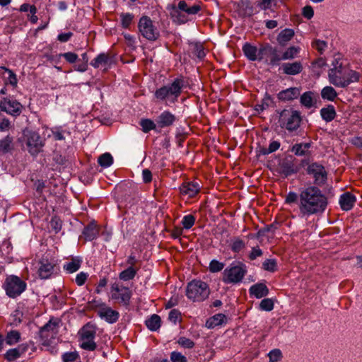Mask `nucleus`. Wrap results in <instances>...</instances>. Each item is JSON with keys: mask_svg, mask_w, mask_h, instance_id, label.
I'll use <instances>...</instances> for the list:
<instances>
[{"mask_svg": "<svg viewBox=\"0 0 362 362\" xmlns=\"http://www.w3.org/2000/svg\"><path fill=\"white\" fill-rule=\"evenodd\" d=\"M210 294L208 284L201 280H193L188 283L186 288L187 297L193 302H200L206 299Z\"/></svg>", "mask_w": 362, "mask_h": 362, "instance_id": "4", "label": "nucleus"}, {"mask_svg": "<svg viewBox=\"0 0 362 362\" xmlns=\"http://www.w3.org/2000/svg\"><path fill=\"white\" fill-rule=\"evenodd\" d=\"M225 264L216 259L210 262L209 269L211 272L215 273L221 271L224 268Z\"/></svg>", "mask_w": 362, "mask_h": 362, "instance_id": "47", "label": "nucleus"}, {"mask_svg": "<svg viewBox=\"0 0 362 362\" xmlns=\"http://www.w3.org/2000/svg\"><path fill=\"white\" fill-rule=\"evenodd\" d=\"M78 333L81 348L86 351H94L97 347L95 342L96 327L88 323L84 325Z\"/></svg>", "mask_w": 362, "mask_h": 362, "instance_id": "8", "label": "nucleus"}, {"mask_svg": "<svg viewBox=\"0 0 362 362\" xmlns=\"http://www.w3.org/2000/svg\"><path fill=\"white\" fill-rule=\"evenodd\" d=\"M13 138L9 136L0 140V156L10 151L12 148Z\"/></svg>", "mask_w": 362, "mask_h": 362, "instance_id": "37", "label": "nucleus"}, {"mask_svg": "<svg viewBox=\"0 0 362 362\" xmlns=\"http://www.w3.org/2000/svg\"><path fill=\"white\" fill-rule=\"evenodd\" d=\"M277 0H260L258 6L262 10L271 9L273 6H276Z\"/></svg>", "mask_w": 362, "mask_h": 362, "instance_id": "54", "label": "nucleus"}, {"mask_svg": "<svg viewBox=\"0 0 362 362\" xmlns=\"http://www.w3.org/2000/svg\"><path fill=\"white\" fill-rule=\"evenodd\" d=\"M98 314L102 319L109 323L115 322L119 317V314L117 311L112 310L110 307L105 304L98 310Z\"/></svg>", "mask_w": 362, "mask_h": 362, "instance_id": "18", "label": "nucleus"}, {"mask_svg": "<svg viewBox=\"0 0 362 362\" xmlns=\"http://www.w3.org/2000/svg\"><path fill=\"white\" fill-rule=\"evenodd\" d=\"M22 141L25 144L28 151L33 156L40 153L45 145V141L39 133L28 129L23 131Z\"/></svg>", "mask_w": 362, "mask_h": 362, "instance_id": "5", "label": "nucleus"}, {"mask_svg": "<svg viewBox=\"0 0 362 362\" xmlns=\"http://www.w3.org/2000/svg\"><path fill=\"white\" fill-rule=\"evenodd\" d=\"M59 322L58 320L51 319L41 328L40 333L44 344H49L51 340L56 337L59 329Z\"/></svg>", "mask_w": 362, "mask_h": 362, "instance_id": "14", "label": "nucleus"}, {"mask_svg": "<svg viewBox=\"0 0 362 362\" xmlns=\"http://www.w3.org/2000/svg\"><path fill=\"white\" fill-rule=\"evenodd\" d=\"M59 268L53 259L42 258L39 262L37 274L40 279H47L57 274Z\"/></svg>", "mask_w": 362, "mask_h": 362, "instance_id": "12", "label": "nucleus"}, {"mask_svg": "<svg viewBox=\"0 0 362 362\" xmlns=\"http://www.w3.org/2000/svg\"><path fill=\"white\" fill-rule=\"evenodd\" d=\"M0 109L8 114L18 115L21 112L22 105L16 100L6 98L0 103Z\"/></svg>", "mask_w": 362, "mask_h": 362, "instance_id": "15", "label": "nucleus"}, {"mask_svg": "<svg viewBox=\"0 0 362 362\" xmlns=\"http://www.w3.org/2000/svg\"><path fill=\"white\" fill-rule=\"evenodd\" d=\"M170 359L172 362H187V358L180 352L173 351L171 353Z\"/></svg>", "mask_w": 362, "mask_h": 362, "instance_id": "57", "label": "nucleus"}, {"mask_svg": "<svg viewBox=\"0 0 362 362\" xmlns=\"http://www.w3.org/2000/svg\"><path fill=\"white\" fill-rule=\"evenodd\" d=\"M307 174L313 180L316 187L323 186L327 180V172L325 167L318 163H312L306 168Z\"/></svg>", "mask_w": 362, "mask_h": 362, "instance_id": "10", "label": "nucleus"}, {"mask_svg": "<svg viewBox=\"0 0 362 362\" xmlns=\"http://www.w3.org/2000/svg\"><path fill=\"white\" fill-rule=\"evenodd\" d=\"M194 52L199 59H203L205 57V52L202 45H195Z\"/></svg>", "mask_w": 362, "mask_h": 362, "instance_id": "64", "label": "nucleus"}, {"mask_svg": "<svg viewBox=\"0 0 362 362\" xmlns=\"http://www.w3.org/2000/svg\"><path fill=\"white\" fill-rule=\"evenodd\" d=\"M88 275L87 273L81 272L78 273L76 276V283L78 286H83L87 280Z\"/></svg>", "mask_w": 362, "mask_h": 362, "instance_id": "59", "label": "nucleus"}, {"mask_svg": "<svg viewBox=\"0 0 362 362\" xmlns=\"http://www.w3.org/2000/svg\"><path fill=\"white\" fill-rule=\"evenodd\" d=\"M281 69L283 72L288 75H297L303 70V65L300 62H294L293 63H284Z\"/></svg>", "mask_w": 362, "mask_h": 362, "instance_id": "21", "label": "nucleus"}, {"mask_svg": "<svg viewBox=\"0 0 362 362\" xmlns=\"http://www.w3.org/2000/svg\"><path fill=\"white\" fill-rule=\"evenodd\" d=\"M78 358L76 351L66 352L62 355V361L64 362H73Z\"/></svg>", "mask_w": 362, "mask_h": 362, "instance_id": "55", "label": "nucleus"}, {"mask_svg": "<svg viewBox=\"0 0 362 362\" xmlns=\"http://www.w3.org/2000/svg\"><path fill=\"white\" fill-rule=\"evenodd\" d=\"M250 293L257 298H261L268 295L269 289L264 284H256L250 287Z\"/></svg>", "mask_w": 362, "mask_h": 362, "instance_id": "25", "label": "nucleus"}, {"mask_svg": "<svg viewBox=\"0 0 362 362\" xmlns=\"http://www.w3.org/2000/svg\"><path fill=\"white\" fill-rule=\"evenodd\" d=\"M98 232L97 225L90 223L84 228L83 234L86 240L91 241L98 236Z\"/></svg>", "mask_w": 362, "mask_h": 362, "instance_id": "29", "label": "nucleus"}, {"mask_svg": "<svg viewBox=\"0 0 362 362\" xmlns=\"http://www.w3.org/2000/svg\"><path fill=\"white\" fill-rule=\"evenodd\" d=\"M3 69H4L5 72L7 74L6 81L13 87L16 86L18 83V79L16 77V75L10 69H6L5 67H2Z\"/></svg>", "mask_w": 362, "mask_h": 362, "instance_id": "46", "label": "nucleus"}, {"mask_svg": "<svg viewBox=\"0 0 362 362\" xmlns=\"http://www.w3.org/2000/svg\"><path fill=\"white\" fill-rule=\"evenodd\" d=\"M259 308L264 311H271L274 308V302L271 298H264L259 303Z\"/></svg>", "mask_w": 362, "mask_h": 362, "instance_id": "48", "label": "nucleus"}, {"mask_svg": "<svg viewBox=\"0 0 362 362\" xmlns=\"http://www.w3.org/2000/svg\"><path fill=\"white\" fill-rule=\"evenodd\" d=\"M200 185L195 181H186L180 187V193L187 197H194L200 191Z\"/></svg>", "mask_w": 362, "mask_h": 362, "instance_id": "17", "label": "nucleus"}, {"mask_svg": "<svg viewBox=\"0 0 362 362\" xmlns=\"http://www.w3.org/2000/svg\"><path fill=\"white\" fill-rule=\"evenodd\" d=\"M239 13L243 16H251L255 13L253 6L247 0L241 1L239 4Z\"/></svg>", "mask_w": 362, "mask_h": 362, "instance_id": "30", "label": "nucleus"}, {"mask_svg": "<svg viewBox=\"0 0 362 362\" xmlns=\"http://www.w3.org/2000/svg\"><path fill=\"white\" fill-rule=\"evenodd\" d=\"M356 202V197L352 194L346 192L343 194L339 199V204L344 211L350 210Z\"/></svg>", "mask_w": 362, "mask_h": 362, "instance_id": "24", "label": "nucleus"}, {"mask_svg": "<svg viewBox=\"0 0 362 362\" xmlns=\"http://www.w3.org/2000/svg\"><path fill=\"white\" fill-rule=\"evenodd\" d=\"M268 357L269 362H279L283 357L282 352L279 349H274L268 353Z\"/></svg>", "mask_w": 362, "mask_h": 362, "instance_id": "45", "label": "nucleus"}, {"mask_svg": "<svg viewBox=\"0 0 362 362\" xmlns=\"http://www.w3.org/2000/svg\"><path fill=\"white\" fill-rule=\"evenodd\" d=\"M300 93V90L298 88H289L281 90L278 93V98L282 101H289L297 98Z\"/></svg>", "mask_w": 362, "mask_h": 362, "instance_id": "22", "label": "nucleus"}, {"mask_svg": "<svg viewBox=\"0 0 362 362\" xmlns=\"http://www.w3.org/2000/svg\"><path fill=\"white\" fill-rule=\"evenodd\" d=\"M52 134H49L48 136H53L56 141H62L64 139V132L58 127H55L50 129Z\"/></svg>", "mask_w": 362, "mask_h": 362, "instance_id": "51", "label": "nucleus"}, {"mask_svg": "<svg viewBox=\"0 0 362 362\" xmlns=\"http://www.w3.org/2000/svg\"><path fill=\"white\" fill-rule=\"evenodd\" d=\"M173 12L171 15L173 17H177L179 11H184L188 15L197 14L200 10L201 7L199 4H194L189 6L185 1H180L177 6H172Z\"/></svg>", "mask_w": 362, "mask_h": 362, "instance_id": "16", "label": "nucleus"}, {"mask_svg": "<svg viewBox=\"0 0 362 362\" xmlns=\"http://www.w3.org/2000/svg\"><path fill=\"white\" fill-rule=\"evenodd\" d=\"M160 317L158 315H153L145 322L146 327L151 331H156L160 327Z\"/></svg>", "mask_w": 362, "mask_h": 362, "instance_id": "33", "label": "nucleus"}, {"mask_svg": "<svg viewBox=\"0 0 362 362\" xmlns=\"http://www.w3.org/2000/svg\"><path fill=\"white\" fill-rule=\"evenodd\" d=\"M20 337V333L18 331H11L6 335V343L8 345H13L19 341Z\"/></svg>", "mask_w": 362, "mask_h": 362, "instance_id": "43", "label": "nucleus"}, {"mask_svg": "<svg viewBox=\"0 0 362 362\" xmlns=\"http://www.w3.org/2000/svg\"><path fill=\"white\" fill-rule=\"evenodd\" d=\"M243 51L245 55L251 61L261 60L262 49L258 50L255 46L246 43L243 47Z\"/></svg>", "mask_w": 362, "mask_h": 362, "instance_id": "20", "label": "nucleus"}, {"mask_svg": "<svg viewBox=\"0 0 362 362\" xmlns=\"http://www.w3.org/2000/svg\"><path fill=\"white\" fill-rule=\"evenodd\" d=\"M313 46L320 53H322L325 51V49H326L327 45V42H325V41L317 40L314 42Z\"/></svg>", "mask_w": 362, "mask_h": 362, "instance_id": "62", "label": "nucleus"}, {"mask_svg": "<svg viewBox=\"0 0 362 362\" xmlns=\"http://www.w3.org/2000/svg\"><path fill=\"white\" fill-rule=\"evenodd\" d=\"M19 11L21 12H27L29 11L30 13H36L37 8L34 5H30L28 4H23L19 8Z\"/></svg>", "mask_w": 362, "mask_h": 362, "instance_id": "61", "label": "nucleus"}, {"mask_svg": "<svg viewBox=\"0 0 362 362\" xmlns=\"http://www.w3.org/2000/svg\"><path fill=\"white\" fill-rule=\"evenodd\" d=\"M310 147V144L309 143L297 144L292 147V152H293L296 156H304L307 153Z\"/></svg>", "mask_w": 362, "mask_h": 362, "instance_id": "39", "label": "nucleus"}, {"mask_svg": "<svg viewBox=\"0 0 362 362\" xmlns=\"http://www.w3.org/2000/svg\"><path fill=\"white\" fill-rule=\"evenodd\" d=\"M26 351V347L23 346H19L14 349H11L6 351L5 354V358L8 361H13L18 358H19L21 355H23Z\"/></svg>", "mask_w": 362, "mask_h": 362, "instance_id": "27", "label": "nucleus"}, {"mask_svg": "<svg viewBox=\"0 0 362 362\" xmlns=\"http://www.w3.org/2000/svg\"><path fill=\"white\" fill-rule=\"evenodd\" d=\"M300 103L306 108H311L314 105L313 93L310 91L304 93L300 96Z\"/></svg>", "mask_w": 362, "mask_h": 362, "instance_id": "38", "label": "nucleus"}, {"mask_svg": "<svg viewBox=\"0 0 362 362\" xmlns=\"http://www.w3.org/2000/svg\"><path fill=\"white\" fill-rule=\"evenodd\" d=\"M194 222H195V218L194 216H192L191 214L185 216L182 220V226H183L184 228H185V229L191 228L193 226V225L194 224Z\"/></svg>", "mask_w": 362, "mask_h": 362, "instance_id": "49", "label": "nucleus"}, {"mask_svg": "<svg viewBox=\"0 0 362 362\" xmlns=\"http://www.w3.org/2000/svg\"><path fill=\"white\" fill-rule=\"evenodd\" d=\"M176 120L177 117L175 115L168 110H165L157 117L156 122L158 127L165 128L172 126Z\"/></svg>", "mask_w": 362, "mask_h": 362, "instance_id": "19", "label": "nucleus"}, {"mask_svg": "<svg viewBox=\"0 0 362 362\" xmlns=\"http://www.w3.org/2000/svg\"><path fill=\"white\" fill-rule=\"evenodd\" d=\"M180 315L181 313L178 310L173 309L170 311L168 315V319L170 321L175 324L180 318Z\"/></svg>", "mask_w": 362, "mask_h": 362, "instance_id": "58", "label": "nucleus"}, {"mask_svg": "<svg viewBox=\"0 0 362 362\" xmlns=\"http://www.w3.org/2000/svg\"><path fill=\"white\" fill-rule=\"evenodd\" d=\"M300 47L291 46L285 50L281 56L283 60H288L294 59L300 52Z\"/></svg>", "mask_w": 362, "mask_h": 362, "instance_id": "40", "label": "nucleus"}, {"mask_svg": "<svg viewBox=\"0 0 362 362\" xmlns=\"http://www.w3.org/2000/svg\"><path fill=\"white\" fill-rule=\"evenodd\" d=\"M262 267L264 269L274 272L276 270V262L274 259H267L263 262Z\"/></svg>", "mask_w": 362, "mask_h": 362, "instance_id": "50", "label": "nucleus"}, {"mask_svg": "<svg viewBox=\"0 0 362 362\" xmlns=\"http://www.w3.org/2000/svg\"><path fill=\"white\" fill-rule=\"evenodd\" d=\"M279 122L281 127L292 132L298 128L300 122V116L298 111L284 110L280 113Z\"/></svg>", "mask_w": 362, "mask_h": 362, "instance_id": "9", "label": "nucleus"}, {"mask_svg": "<svg viewBox=\"0 0 362 362\" xmlns=\"http://www.w3.org/2000/svg\"><path fill=\"white\" fill-rule=\"evenodd\" d=\"M262 254V250L259 247H254L249 254V259L250 260H255L257 257H261Z\"/></svg>", "mask_w": 362, "mask_h": 362, "instance_id": "60", "label": "nucleus"}, {"mask_svg": "<svg viewBox=\"0 0 362 362\" xmlns=\"http://www.w3.org/2000/svg\"><path fill=\"white\" fill-rule=\"evenodd\" d=\"M120 18L122 28H129L134 19V15L129 13H122Z\"/></svg>", "mask_w": 362, "mask_h": 362, "instance_id": "44", "label": "nucleus"}, {"mask_svg": "<svg viewBox=\"0 0 362 362\" xmlns=\"http://www.w3.org/2000/svg\"><path fill=\"white\" fill-rule=\"evenodd\" d=\"M81 259L78 257H75L71 259V261L66 262L64 264V269L68 273H74L79 269L81 267Z\"/></svg>", "mask_w": 362, "mask_h": 362, "instance_id": "32", "label": "nucleus"}, {"mask_svg": "<svg viewBox=\"0 0 362 362\" xmlns=\"http://www.w3.org/2000/svg\"><path fill=\"white\" fill-rule=\"evenodd\" d=\"M140 125L144 132H148L151 130L156 129L157 124L150 119H143L140 121Z\"/></svg>", "mask_w": 362, "mask_h": 362, "instance_id": "42", "label": "nucleus"}, {"mask_svg": "<svg viewBox=\"0 0 362 362\" xmlns=\"http://www.w3.org/2000/svg\"><path fill=\"white\" fill-rule=\"evenodd\" d=\"M245 243L240 237H234L230 243V247L234 252H239L245 247Z\"/></svg>", "mask_w": 362, "mask_h": 362, "instance_id": "35", "label": "nucleus"}, {"mask_svg": "<svg viewBox=\"0 0 362 362\" xmlns=\"http://www.w3.org/2000/svg\"><path fill=\"white\" fill-rule=\"evenodd\" d=\"M184 86L182 78L175 79L170 84L163 86L155 91V98L166 105L174 103L180 95Z\"/></svg>", "mask_w": 362, "mask_h": 362, "instance_id": "3", "label": "nucleus"}, {"mask_svg": "<svg viewBox=\"0 0 362 362\" xmlns=\"http://www.w3.org/2000/svg\"><path fill=\"white\" fill-rule=\"evenodd\" d=\"M332 66L328 71V80L333 86L346 88L349 84L359 81V73L344 65L340 54L334 56Z\"/></svg>", "mask_w": 362, "mask_h": 362, "instance_id": "2", "label": "nucleus"}, {"mask_svg": "<svg viewBox=\"0 0 362 362\" xmlns=\"http://www.w3.org/2000/svg\"><path fill=\"white\" fill-rule=\"evenodd\" d=\"M26 287L25 281L16 275L8 276L3 285L6 295L12 298L19 296L25 291Z\"/></svg>", "mask_w": 362, "mask_h": 362, "instance_id": "6", "label": "nucleus"}, {"mask_svg": "<svg viewBox=\"0 0 362 362\" xmlns=\"http://www.w3.org/2000/svg\"><path fill=\"white\" fill-rule=\"evenodd\" d=\"M246 270L244 265H231L223 272V281L225 283H238L243 279Z\"/></svg>", "mask_w": 362, "mask_h": 362, "instance_id": "11", "label": "nucleus"}, {"mask_svg": "<svg viewBox=\"0 0 362 362\" xmlns=\"http://www.w3.org/2000/svg\"><path fill=\"white\" fill-rule=\"evenodd\" d=\"M111 63L110 57L104 53L100 54L97 57L92 60L90 64L95 68H103L107 69Z\"/></svg>", "mask_w": 362, "mask_h": 362, "instance_id": "23", "label": "nucleus"}, {"mask_svg": "<svg viewBox=\"0 0 362 362\" xmlns=\"http://www.w3.org/2000/svg\"><path fill=\"white\" fill-rule=\"evenodd\" d=\"M98 163L103 168L110 167L113 163V158L109 153H105L98 158Z\"/></svg>", "mask_w": 362, "mask_h": 362, "instance_id": "41", "label": "nucleus"}, {"mask_svg": "<svg viewBox=\"0 0 362 362\" xmlns=\"http://www.w3.org/2000/svg\"><path fill=\"white\" fill-rule=\"evenodd\" d=\"M295 32L291 28L282 30L277 35L276 40L281 46H285L294 36Z\"/></svg>", "mask_w": 362, "mask_h": 362, "instance_id": "26", "label": "nucleus"}, {"mask_svg": "<svg viewBox=\"0 0 362 362\" xmlns=\"http://www.w3.org/2000/svg\"><path fill=\"white\" fill-rule=\"evenodd\" d=\"M177 342L181 346L187 349H191L194 346L193 341L185 337H180Z\"/></svg>", "mask_w": 362, "mask_h": 362, "instance_id": "56", "label": "nucleus"}, {"mask_svg": "<svg viewBox=\"0 0 362 362\" xmlns=\"http://www.w3.org/2000/svg\"><path fill=\"white\" fill-rule=\"evenodd\" d=\"M321 96L324 100L333 101L337 97V93L333 87L327 86L322 88Z\"/></svg>", "mask_w": 362, "mask_h": 362, "instance_id": "34", "label": "nucleus"}, {"mask_svg": "<svg viewBox=\"0 0 362 362\" xmlns=\"http://www.w3.org/2000/svg\"><path fill=\"white\" fill-rule=\"evenodd\" d=\"M280 147V143L278 141H272L267 148H264L262 152L264 155H267L277 151Z\"/></svg>", "mask_w": 362, "mask_h": 362, "instance_id": "52", "label": "nucleus"}, {"mask_svg": "<svg viewBox=\"0 0 362 362\" xmlns=\"http://www.w3.org/2000/svg\"><path fill=\"white\" fill-rule=\"evenodd\" d=\"M328 202L325 194L314 185H309L300 190L298 208L303 216L322 214Z\"/></svg>", "mask_w": 362, "mask_h": 362, "instance_id": "1", "label": "nucleus"}, {"mask_svg": "<svg viewBox=\"0 0 362 362\" xmlns=\"http://www.w3.org/2000/svg\"><path fill=\"white\" fill-rule=\"evenodd\" d=\"M139 33L148 41H156L160 36V33L150 17L143 16L138 22Z\"/></svg>", "mask_w": 362, "mask_h": 362, "instance_id": "7", "label": "nucleus"}, {"mask_svg": "<svg viewBox=\"0 0 362 362\" xmlns=\"http://www.w3.org/2000/svg\"><path fill=\"white\" fill-rule=\"evenodd\" d=\"M322 118L327 122L332 121L336 117V111L333 105H329L320 110Z\"/></svg>", "mask_w": 362, "mask_h": 362, "instance_id": "31", "label": "nucleus"}, {"mask_svg": "<svg viewBox=\"0 0 362 362\" xmlns=\"http://www.w3.org/2000/svg\"><path fill=\"white\" fill-rule=\"evenodd\" d=\"M137 269L133 267H129L127 269L121 272L119 274V277L121 280L127 281L133 279L137 272Z\"/></svg>", "mask_w": 362, "mask_h": 362, "instance_id": "36", "label": "nucleus"}, {"mask_svg": "<svg viewBox=\"0 0 362 362\" xmlns=\"http://www.w3.org/2000/svg\"><path fill=\"white\" fill-rule=\"evenodd\" d=\"M271 100L272 99L270 96L266 94L265 97L262 101V103L255 105V110L257 112L263 111L269 106V103L271 102Z\"/></svg>", "mask_w": 362, "mask_h": 362, "instance_id": "53", "label": "nucleus"}, {"mask_svg": "<svg viewBox=\"0 0 362 362\" xmlns=\"http://www.w3.org/2000/svg\"><path fill=\"white\" fill-rule=\"evenodd\" d=\"M111 298L117 300L119 303L128 305L132 296L131 291L128 287L118 283H115L111 286Z\"/></svg>", "mask_w": 362, "mask_h": 362, "instance_id": "13", "label": "nucleus"}, {"mask_svg": "<svg viewBox=\"0 0 362 362\" xmlns=\"http://www.w3.org/2000/svg\"><path fill=\"white\" fill-rule=\"evenodd\" d=\"M226 320V317L225 315L221 313L216 314L206 321V326L209 329H212L216 326L221 325Z\"/></svg>", "mask_w": 362, "mask_h": 362, "instance_id": "28", "label": "nucleus"}, {"mask_svg": "<svg viewBox=\"0 0 362 362\" xmlns=\"http://www.w3.org/2000/svg\"><path fill=\"white\" fill-rule=\"evenodd\" d=\"M62 56L69 63H74L78 59V55L74 52H66Z\"/></svg>", "mask_w": 362, "mask_h": 362, "instance_id": "63", "label": "nucleus"}]
</instances>
